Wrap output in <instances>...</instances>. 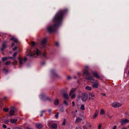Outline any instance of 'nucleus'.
Masks as SVG:
<instances>
[{"instance_id":"0eeeda50","label":"nucleus","mask_w":129,"mask_h":129,"mask_svg":"<svg viewBox=\"0 0 129 129\" xmlns=\"http://www.w3.org/2000/svg\"><path fill=\"white\" fill-rule=\"evenodd\" d=\"M85 78L86 79L90 80L91 82H93L95 80L93 79V77L92 76H90L88 77H86Z\"/></svg>"},{"instance_id":"7ed1b4c3","label":"nucleus","mask_w":129,"mask_h":129,"mask_svg":"<svg viewBox=\"0 0 129 129\" xmlns=\"http://www.w3.org/2000/svg\"><path fill=\"white\" fill-rule=\"evenodd\" d=\"M19 63V67H21L24 63L27 60V59L26 57H25L23 59L20 56H18V57Z\"/></svg>"},{"instance_id":"aec40b11","label":"nucleus","mask_w":129,"mask_h":129,"mask_svg":"<svg viewBox=\"0 0 129 129\" xmlns=\"http://www.w3.org/2000/svg\"><path fill=\"white\" fill-rule=\"evenodd\" d=\"M15 44L14 43H12L11 44V47H13L14 45Z\"/></svg>"},{"instance_id":"f257e3e1","label":"nucleus","mask_w":129,"mask_h":129,"mask_svg":"<svg viewBox=\"0 0 129 129\" xmlns=\"http://www.w3.org/2000/svg\"><path fill=\"white\" fill-rule=\"evenodd\" d=\"M67 11V9L60 10L57 13L53 19L54 24L49 26L47 28V29L49 33H52L56 30L57 28L61 23L64 14L66 13Z\"/></svg>"},{"instance_id":"6e6552de","label":"nucleus","mask_w":129,"mask_h":129,"mask_svg":"<svg viewBox=\"0 0 129 129\" xmlns=\"http://www.w3.org/2000/svg\"><path fill=\"white\" fill-rule=\"evenodd\" d=\"M93 76L97 78L100 77V76L96 72H92Z\"/></svg>"},{"instance_id":"393cba45","label":"nucleus","mask_w":129,"mask_h":129,"mask_svg":"<svg viewBox=\"0 0 129 129\" xmlns=\"http://www.w3.org/2000/svg\"><path fill=\"white\" fill-rule=\"evenodd\" d=\"M2 53L3 54V55H4V52H2Z\"/></svg>"},{"instance_id":"6ab92c4d","label":"nucleus","mask_w":129,"mask_h":129,"mask_svg":"<svg viewBox=\"0 0 129 129\" xmlns=\"http://www.w3.org/2000/svg\"><path fill=\"white\" fill-rule=\"evenodd\" d=\"M55 45L57 46H58V43L57 42H56L55 43Z\"/></svg>"},{"instance_id":"4468645a","label":"nucleus","mask_w":129,"mask_h":129,"mask_svg":"<svg viewBox=\"0 0 129 129\" xmlns=\"http://www.w3.org/2000/svg\"><path fill=\"white\" fill-rule=\"evenodd\" d=\"M18 61H13L12 62V64L13 65H16L17 64Z\"/></svg>"},{"instance_id":"f03ea898","label":"nucleus","mask_w":129,"mask_h":129,"mask_svg":"<svg viewBox=\"0 0 129 129\" xmlns=\"http://www.w3.org/2000/svg\"><path fill=\"white\" fill-rule=\"evenodd\" d=\"M26 53H27V55H29L31 57H34V56L36 54L37 55H39L40 54V51L38 49H36L32 53H31L29 50H28L26 51Z\"/></svg>"},{"instance_id":"a211bd4d","label":"nucleus","mask_w":129,"mask_h":129,"mask_svg":"<svg viewBox=\"0 0 129 129\" xmlns=\"http://www.w3.org/2000/svg\"><path fill=\"white\" fill-rule=\"evenodd\" d=\"M17 47L16 46H15L14 48H13V50L14 51L16 50L17 49Z\"/></svg>"},{"instance_id":"412c9836","label":"nucleus","mask_w":129,"mask_h":129,"mask_svg":"<svg viewBox=\"0 0 129 129\" xmlns=\"http://www.w3.org/2000/svg\"><path fill=\"white\" fill-rule=\"evenodd\" d=\"M67 78L68 79H70L71 78V77L70 76H68L67 77Z\"/></svg>"},{"instance_id":"2eb2a0df","label":"nucleus","mask_w":129,"mask_h":129,"mask_svg":"<svg viewBox=\"0 0 129 129\" xmlns=\"http://www.w3.org/2000/svg\"><path fill=\"white\" fill-rule=\"evenodd\" d=\"M3 70L4 71L5 73H8V70L7 69H5V68L3 69Z\"/></svg>"},{"instance_id":"9b49d317","label":"nucleus","mask_w":129,"mask_h":129,"mask_svg":"<svg viewBox=\"0 0 129 129\" xmlns=\"http://www.w3.org/2000/svg\"><path fill=\"white\" fill-rule=\"evenodd\" d=\"M9 59V57H3L2 58V60L3 61L7 60Z\"/></svg>"},{"instance_id":"bb28decb","label":"nucleus","mask_w":129,"mask_h":129,"mask_svg":"<svg viewBox=\"0 0 129 129\" xmlns=\"http://www.w3.org/2000/svg\"><path fill=\"white\" fill-rule=\"evenodd\" d=\"M1 36V35H0V36Z\"/></svg>"},{"instance_id":"20e7f679","label":"nucleus","mask_w":129,"mask_h":129,"mask_svg":"<svg viewBox=\"0 0 129 129\" xmlns=\"http://www.w3.org/2000/svg\"><path fill=\"white\" fill-rule=\"evenodd\" d=\"M89 68V67L88 66L85 67L83 71V75L84 76V75L86 76H88L89 75V73L88 72V70Z\"/></svg>"},{"instance_id":"5701e85b","label":"nucleus","mask_w":129,"mask_h":129,"mask_svg":"<svg viewBox=\"0 0 129 129\" xmlns=\"http://www.w3.org/2000/svg\"><path fill=\"white\" fill-rule=\"evenodd\" d=\"M9 57V58H12V57Z\"/></svg>"},{"instance_id":"f8f14e48","label":"nucleus","mask_w":129,"mask_h":129,"mask_svg":"<svg viewBox=\"0 0 129 129\" xmlns=\"http://www.w3.org/2000/svg\"><path fill=\"white\" fill-rule=\"evenodd\" d=\"M11 62L9 61H8L6 62L5 63V64L6 65L8 66L11 64Z\"/></svg>"},{"instance_id":"1a4fd4ad","label":"nucleus","mask_w":129,"mask_h":129,"mask_svg":"<svg viewBox=\"0 0 129 129\" xmlns=\"http://www.w3.org/2000/svg\"><path fill=\"white\" fill-rule=\"evenodd\" d=\"M6 42H4V43H3L2 46V47L1 48V50L2 51H3L5 49L6 47Z\"/></svg>"},{"instance_id":"39448f33","label":"nucleus","mask_w":129,"mask_h":129,"mask_svg":"<svg viewBox=\"0 0 129 129\" xmlns=\"http://www.w3.org/2000/svg\"><path fill=\"white\" fill-rule=\"evenodd\" d=\"M91 83L93 84L92 85L93 87L95 88H97L98 87L99 83L98 80H95L93 82Z\"/></svg>"},{"instance_id":"423d86ee","label":"nucleus","mask_w":129,"mask_h":129,"mask_svg":"<svg viewBox=\"0 0 129 129\" xmlns=\"http://www.w3.org/2000/svg\"><path fill=\"white\" fill-rule=\"evenodd\" d=\"M47 39L46 38L43 39L41 42V45L43 46H44L47 42Z\"/></svg>"},{"instance_id":"b1692460","label":"nucleus","mask_w":129,"mask_h":129,"mask_svg":"<svg viewBox=\"0 0 129 129\" xmlns=\"http://www.w3.org/2000/svg\"><path fill=\"white\" fill-rule=\"evenodd\" d=\"M51 72L52 73L54 72V70H51Z\"/></svg>"},{"instance_id":"f3484780","label":"nucleus","mask_w":129,"mask_h":129,"mask_svg":"<svg viewBox=\"0 0 129 129\" xmlns=\"http://www.w3.org/2000/svg\"><path fill=\"white\" fill-rule=\"evenodd\" d=\"M35 42H33L31 43V44L33 46H34L35 44Z\"/></svg>"},{"instance_id":"a878e982","label":"nucleus","mask_w":129,"mask_h":129,"mask_svg":"<svg viewBox=\"0 0 129 129\" xmlns=\"http://www.w3.org/2000/svg\"><path fill=\"white\" fill-rule=\"evenodd\" d=\"M128 74H129V71H128Z\"/></svg>"},{"instance_id":"ddd939ff","label":"nucleus","mask_w":129,"mask_h":129,"mask_svg":"<svg viewBox=\"0 0 129 129\" xmlns=\"http://www.w3.org/2000/svg\"><path fill=\"white\" fill-rule=\"evenodd\" d=\"M46 55H47V53L45 52H44L43 53L42 55V56L43 57H45L46 56Z\"/></svg>"},{"instance_id":"9d476101","label":"nucleus","mask_w":129,"mask_h":129,"mask_svg":"<svg viewBox=\"0 0 129 129\" xmlns=\"http://www.w3.org/2000/svg\"><path fill=\"white\" fill-rule=\"evenodd\" d=\"M10 40H13V41L15 42H18V40L14 37H13Z\"/></svg>"},{"instance_id":"dca6fc26","label":"nucleus","mask_w":129,"mask_h":129,"mask_svg":"<svg viewBox=\"0 0 129 129\" xmlns=\"http://www.w3.org/2000/svg\"><path fill=\"white\" fill-rule=\"evenodd\" d=\"M17 54V53L16 52H15L13 55V57H15L16 56Z\"/></svg>"},{"instance_id":"4be33fe9","label":"nucleus","mask_w":129,"mask_h":129,"mask_svg":"<svg viewBox=\"0 0 129 129\" xmlns=\"http://www.w3.org/2000/svg\"><path fill=\"white\" fill-rule=\"evenodd\" d=\"M13 61H17V60H16V59L15 58H14L13 59Z\"/></svg>"}]
</instances>
